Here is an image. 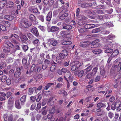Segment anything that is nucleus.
<instances>
[{"instance_id":"c756f323","label":"nucleus","mask_w":121,"mask_h":121,"mask_svg":"<svg viewBox=\"0 0 121 121\" xmlns=\"http://www.w3.org/2000/svg\"><path fill=\"white\" fill-rule=\"evenodd\" d=\"M13 61L12 58L8 57L6 59V61L8 63H10L12 62Z\"/></svg>"},{"instance_id":"f704fd0d","label":"nucleus","mask_w":121,"mask_h":121,"mask_svg":"<svg viewBox=\"0 0 121 121\" xmlns=\"http://www.w3.org/2000/svg\"><path fill=\"white\" fill-rule=\"evenodd\" d=\"M113 103L115 104L116 107V108L117 107L121 106V102L119 100H117L116 102H115Z\"/></svg>"},{"instance_id":"58836bf2","label":"nucleus","mask_w":121,"mask_h":121,"mask_svg":"<svg viewBox=\"0 0 121 121\" xmlns=\"http://www.w3.org/2000/svg\"><path fill=\"white\" fill-rule=\"evenodd\" d=\"M100 31V29L99 28H98L93 29L92 32V33H95L99 32Z\"/></svg>"},{"instance_id":"72a5a7b5","label":"nucleus","mask_w":121,"mask_h":121,"mask_svg":"<svg viewBox=\"0 0 121 121\" xmlns=\"http://www.w3.org/2000/svg\"><path fill=\"white\" fill-rule=\"evenodd\" d=\"M115 37V36L113 35H109L107 37V40L108 39L112 40Z\"/></svg>"},{"instance_id":"4be33fe9","label":"nucleus","mask_w":121,"mask_h":121,"mask_svg":"<svg viewBox=\"0 0 121 121\" xmlns=\"http://www.w3.org/2000/svg\"><path fill=\"white\" fill-rule=\"evenodd\" d=\"M50 43L52 45L54 46H56L57 44V40L53 39H51Z\"/></svg>"},{"instance_id":"603ef678","label":"nucleus","mask_w":121,"mask_h":121,"mask_svg":"<svg viewBox=\"0 0 121 121\" xmlns=\"http://www.w3.org/2000/svg\"><path fill=\"white\" fill-rule=\"evenodd\" d=\"M11 16L7 15H5L4 16V18L9 20H10L11 19Z\"/></svg>"},{"instance_id":"37998d69","label":"nucleus","mask_w":121,"mask_h":121,"mask_svg":"<svg viewBox=\"0 0 121 121\" xmlns=\"http://www.w3.org/2000/svg\"><path fill=\"white\" fill-rule=\"evenodd\" d=\"M33 93V88L31 87L28 90V94L30 95L32 94Z\"/></svg>"},{"instance_id":"39448f33","label":"nucleus","mask_w":121,"mask_h":121,"mask_svg":"<svg viewBox=\"0 0 121 121\" xmlns=\"http://www.w3.org/2000/svg\"><path fill=\"white\" fill-rule=\"evenodd\" d=\"M66 56H64V55L62 53H60L59 56H57L56 58V61L58 63L60 62L62 59H64Z\"/></svg>"},{"instance_id":"c03bdc74","label":"nucleus","mask_w":121,"mask_h":121,"mask_svg":"<svg viewBox=\"0 0 121 121\" xmlns=\"http://www.w3.org/2000/svg\"><path fill=\"white\" fill-rule=\"evenodd\" d=\"M33 43L36 46H37L39 44L38 39H37L34 40L33 42Z\"/></svg>"},{"instance_id":"5701e85b","label":"nucleus","mask_w":121,"mask_h":121,"mask_svg":"<svg viewBox=\"0 0 121 121\" xmlns=\"http://www.w3.org/2000/svg\"><path fill=\"white\" fill-rule=\"evenodd\" d=\"M119 52L117 49L114 50L111 55L112 57H114L117 56L119 53Z\"/></svg>"},{"instance_id":"2eb2a0df","label":"nucleus","mask_w":121,"mask_h":121,"mask_svg":"<svg viewBox=\"0 0 121 121\" xmlns=\"http://www.w3.org/2000/svg\"><path fill=\"white\" fill-rule=\"evenodd\" d=\"M97 106L99 108H104L106 107V104L105 103L100 102L97 104Z\"/></svg>"},{"instance_id":"bb28decb","label":"nucleus","mask_w":121,"mask_h":121,"mask_svg":"<svg viewBox=\"0 0 121 121\" xmlns=\"http://www.w3.org/2000/svg\"><path fill=\"white\" fill-rule=\"evenodd\" d=\"M41 69V67L37 66H36L34 71L35 73H37L40 71Z\"/></svg>"},{"instance_id":"a878e982","label":"nucleus","mask_w":121,"mask_h":121,"mask_svg":"<svg viewBox=\"0 0 121 121\" xmlns=\"http://www.w3.org/2000/svg\"><path fill=\"white\" fill-rule=\"evenodd\" d=\"M29 18L31 21H36V18L33 14H31L30 15Z\"/></svg>"},{"instance_id":"774afa93","label":"nucleus","mask_w":121,"mask_h":121,"mask_svg":"<svg viewBox=\"0 0 121 121\" xmlns=\"http://www.w3.org/2000/svg\"><path fill=\"white\" fill-rule=\"evenodd\" d=\"M121 69V62H120L118 65L117 69L119 71H120Z\"/></svg>"},{"instance_id":"0eeeda50","label":"nucleus","mask_w":121,"mask_h":121,"mask_svg":"<svg viewBox=\"0 0 121 121\" xmlns=\"http://www.w3.org/2000/svg\"><path fill=\"white\" fill-rule=\"evenodd\" d=\"M90 44L88 41H83L81 42L80 45L82 47H85L88 46Z\"/></svg>"},{"instance_id":"3c124183","label":"nucleus","mask_w":121,"mask_h":121,"mask_svg":"<svg viewBox=\"0 0 121 121\" xmlns=\"http://www.w3.org/2000/svg\"><path fill=\"white\" fill-rule=\"evenodd\" d=\"M22 46L23 49L24 51H26L28 50V47L27 45H23Z\"/></svg>"},{"instance_id":"69168bd1","label":"nucleus","mask_w":121,"mask_h":121,"mask_svg":"<svg viewBox=\"0 0 121 121\" xmlns=\"http://www.w3.org/2000/svg\"><path fill=\"white\" fill-rule=\"evenodd\" d=\"M99 88H100L101 89V90H105L106 91L107 90V88L104 86L103 85H102L100 86L99 87Z\"/></svg>"},{"instance_id":"052dcab7","label":"nucleus","mask_w":121,"mask_h":121,"mask_svg":"<svg viewBox=\"0 0 121 121\" xmlns=\"http://www.w3.org/2000/svg\"><path fill=\"white\" fill-rule=\"evenodd\" d=\"M62 54L64 55V56H67L68 55V53L67 51L65 50H62Z\"/></svg>"},{"instance_id":"1a4fd4ad","label":"nucleus","mask_w":121,"mask_h":121,"mask_svg":"<svg viewBox=\"0 0 121 121\" xmlns=\"http://www.w3.org/2000/svg\"><path fill=\"white\" fill-rule=\"evenodd\" d=\"M6 94L4 92H1L0 93V100L2 101L5 100L6 99Z\"/></svg>"},{"instance_id":"de8ad7c7","label":"nucleus","mask_w":121,"mask_h":121,"mask_svg":"<svg viewBox=\"0 0 121 121\" xmlns=\"http://www.w3.org/2000/svg\"><path fill=\"white\" fill-rule=\"evenodd\" d=\"M27 36L29 39L30 40L32 39L33 38V36L32 35L31 33H27Z\"/></svg>"},{"instance_id":"ea45409f","label":"nucleus","mask_w":121,"mask_h":121,"mask_svg":"<svg viewBox=\"0 0 121 121\" xmlns=\"http://www.w3.org/2000/svg\"><path fill=\"white\" fill-rule=\"evenodd\" d=\"M100 69L102 68V70H101L100 71V74L101 75L104 76V75L105 73V72L104 70V68L103 66H102L100 67Z\"/></svg>"},{"instance_id":"4468645a","label":"nucleus","mask_w":121,"mask_h":121,"mask_svg":"<svg viewBox=\"0 0 121 121\" xmlns=\"http://www.w3.org/2000/svg\"><path fill=\"white\" fill-rule=\"evenodd\" d=\"M15 106L17 109H20L21 108V106L20 104L19 100H17L15 101Z\"/></svg>"},{"instance_id":"9b49d317","label":"nucleus","mask_w":121,"mask_h":121,"mask_svg":"<svg viewBox=\"0 0 121 121\" xmlns=\"http://www.w3.org/2000/svg\"><path fill=\"white\" fill-rule=\"evenodd\" d=\"M95 26V25L94 24H86L85 25L84 27L86 29H90L93 28Z\"/></svg>"},{"instance_id":"bf43d9fd","label":"nucleus","mask_w":121,"mask_h":121,"mask_svg":"<svg viewBox=\"0 0 121 121\" xmlns=\"http://www.w3.org/2000/svg\"><path fill=\"white\" fill-rule=\"evenodd\" d=\"M11 41L14 43L17 44L18 43V42L16 40V39L13 37L11 39Z\"/></svg>"},{"instance_id":"423d86ee","label":"nucleus","mask_w":121,"mask_h":121,"mask_svg":"<svg viewBox=\"0 0 121 121\" xmlns=\"http://www.w3.org/2000/svg\"><path fill=\"white\" fill-rule=\"evenodd\" d=\"M71 112L69 111L65 114L64 119L65 121H69L71 117L72 116L71 114Z\"/></svg>"},{"instance_id":"6e6d98bb","label":"nucleus","mask_w":121,"mask_h":121,"mask_svg":"<svg viewBox=\"0 0 121 121\" xmlns=\"http://www.w3.org/2000/svg\"><path fill=\"white\" fill-rule=\"evenodd\" d=\"M13 31L14 33H17L19 31V30L17 27H15L14 28Z\"/></svg>"},{"instance_id":"ddd939ff","label":"nucleus","mask_w":121,"mask_h":121,"mask_svg":"<svg viewBox=\"0 0 121 121\" xmlns=\"http://www.w3.org/2000/svg\"><path fill=\"white\" fill-rule=\"evenodd\" d=\"M92 5V4L91 3H84L81 5V7L82 8H85L87 7L91 6Z\"/></svg>"},{"instance_id":"13d9d810","label":"nucleus","mask_w":121,"mask_h":121,"mask_svg":"<svg viewBox=\"0 0 121 121\" xmlns=\"http://www.w3.org/2000/svg\"><path fill=\"white\" fill-rule=\"evenodd\" d=\"M23 70V67L21 66L20 67H18L17 68V71H18L21 73L22 71Z\"/></svg>"},{"instance_id":"cd10ccee","label":"nucleus","mask_w":121,"mask_h":121,"mask_svg":"<svg viewBox=\"0 0 121 121\" xmlns=\"http://www.w3.org/2000/svg\"><path fill=\"white\" fill-rule=\"evenodd\" d=\"M54 84L51 83H48L47 85L44 87V89L45 90H47L52 85H54Z\"/></svg>"},{"instance_id":"393cba45","label":"nucleus","mask_w":121,"mask_h":121,"mask_svg":"<svg viewBox=\"0 0 121 121\" xmlns=\"http://www.w3.org/2000/svg\"><path fill=\"white\" fill-rule=\"evenodd\" d=\"M98 69V68L97 67H95L93 69L91 74V75L94 76L96 74Z\"/></svg>"},{"instance_id":"4c0bfd02","label":"nucleus","mask_w":121,"mask_h":121,"mask_svg":"<svg viewBox=\"0 0 121 121\" xmlns=\"http://www.w3.org/2000/svg\"><path fill=\"white\" fill-rule=\"evenodd\" d=\"M43 17V15H40L38 16V18L41 22H43L44 20Z\"/></svg>"},{"instance_id":"a211bd4d","label":"nucleus","mask_w":121,"mask_h":121,"mask_svg":"<svg viewBox=\"0 0 121 121\" xmlns=\"http://www.w3.org/2000/svg\"><path fill=\"white\" fill-rule=\"evenodd\" d=\"M73 64L75 65H77V66L79 67L81 65V63H80L79 61H75L74 62L71 63L70 64V65L71 66H72V65Z\"/></svg>"},{"instance_id":"864d4df0","label":"nucleus","mask_w":121,"mask_h":121,"mask_svg":"<svg viewBox=\"0 0 121 121\" xmlns=\"http://www.w3.org/2000/svg\"><path fill=\"white\" fill-rule=\"evenodd\" d=\"M69 76L68 77V78L69 79V81L71 82L72 81L73 76L70 73H69Z\"/></svg>"},{"instance_id":"f03ea898","label":"nucleus","mask_w":121,"mask_h":121,"mask_svg":"<svg viewBox=\"0 0 121 121\" xmlns=\"http://www.w3.org/2000/svg\"><path fill=\"white\" fill-rule=\"evenodd\" d=\"M68 10L66 9H64L59 14V18L61 20L65 19L68 15Z\"/></svg>"},{"instance_id":"6e6552de","label":"nucleus","mask_w":121,"mask_h":121,"mask_svg":"<svg viewBox=\"0 0 121 121\" xmlns=\"http://www.w3.org/2000/svg\"><path fill=\"white\" fill-rule=\"evenodd\" d=\"M31 32L36 36H38L39 35V33L36 28L34 27L32 28L31 30Z\"/></svg>"},{"instance_id":"2f4dec72","label":"nucleus","mask_w":121,"mask_h":121,"mask_svg":"<svg viewBox=\"0 0 121 121\" xmlns=\"http://www.w3.org/2000/svg\"><path fill=\"white\" fill-rule=\"evenodd\" d=\"M2 22L7 27H9L10 25V23L8 21H2Z\"/></svg>"},{"instance_id":"dca6fc26","label":"nucleus","mask_w":121,"mask_h":121,"mask_svg":"<svg viewBox=\"0 0 121 121\" xmlns=\"http://www.w3.org/2000/svg\"><path fill=\"white\" fill-rule=\"evenodd\" d=\"M52 17V13L51 12L48 13L46 16V18L47 21L49 22L50 21Z\"/></svg>"},{"instance_id":"c9c22d12","label":"nucleus","mask_w":121,"mask_h":121,"mask_svg":"<svg viewBox=\"0 0 121 121\" xmlns=\"http://www.w3.org/2000/svg\"><path fill=\"white\" fill-rule=\"evenodd\" d=\"M69 73H70L69 71V70H67V72L65 74V76H64V79L67 81H68V80L67 79V78L69 76Z\"/></svg>"},{"instance_id":"49530a36","label":"nucleus","mask_w":121,"mask_h":121,"mask_svg":"<svg viewBox=\"0 0 121 121\" xmlns=\"http://www.w3.org/2000/svg\"><path fill=\"white\" fill-rule=\"evenodd\" d=\"M21 73L20 72L17 71L15 73L14 76L16 78H18L19 77Z\"/></svg>"},{"instance_id":"e433bc0d","label":"nucleus","mask_w":121,"mask_h":121,"mask_svg":"<svg viewBox=\"0 0 121 121\" xmlns=\"http://www.w3.org/2000/svg\"><path fill=\"white\" fill-rule=\"evenodd\" d=\"M72 26L70 25H67L64 26L63 27V29L67 30L71 29L72 28Z\"/></svg>"},{"instance_id":"0e129e2a","label":"nucleus","mask_w":121,"mask_h":121,"mask_svg":"<svg viewBox=\"0 0 121 121\" xmlns=\"http://www.w3.org/2000/svg\"><path fill=\"white\" fill-rule=\"evenodd\" d=\"M108 117L111 118H112L113 117V114L111 112H109L108 113Z\"/></svg>"},{"instance_id":"c85d7f7f","label":"nucleus","mask_w":121,"mask_h":121,"mask_svg":"<svg viewBox=\"0 0 121 121\" xmlns=\"http://www.w3.org/2000/svg\"><path fill=\"white\" fill-rule=\"evenodd\" d=\"M104 25L106 26L109 27H113L114 26L113 24L111 22H107L105 23Z\"/></svg>"},{"instance_id":"a19ab883","label":"nucleus","mask_w":121,"mask_h":121,"mask_svg":"<svg viewBox=\"0 0 121 121\" xmlns=\"http://www.w3.org/2000/svg\"><path fill=\"white\" fill-rule=\"evenodd\" d=\"M13 102H8V107L9 109H11L13 108Z\"/></svg>"},{"instance_id":"7ed1b4c3","label":"nucleus","mask_w":121,"mask_h":121,"mask_svg":"<svg viewBox=\"0 0 121 121\" xmlns=\"http://www.w3.org/2000/svg\"><path fill=\"white\" fill-rule=\"evenodd\" d=\"M0 4H3L5 6L6 4V7L7 8H10L13 7V6L14 3L11 1H9L7 2L6 0H3L0 2Z\"/></svg>"},{"instance_id":"09e8293b","label":"nucleus","mask_w":121,"mask_h":121,"mask_svg":"<svg viewBox=\"0 0 121 121\" xmlns=\"http://www.w3.org/2000/svg\"><path fill=\"white\" fill-rule=\"evenodd\" d=\"M72 67L71 68V69L72 71H75L76 69H77L79 67L77 66V65H75L73 64L72 65Z\"/></svg>"},{"instance_id":"b1692460","label":"nucleus","mask_w":121,"mask_h":121,"mask_svg":"<svg viewBox=\"0 0 121 121\" xmlns=\"http://www.w3.org/2000/svg\"><path fill=\"white\" fill-rule=\"evenodd\" d=\"M27 62V60L25 58H23L22 60V63L25 69H26L28 68V67L26 65Z\"/></svg>"},{"instance_id":"f3484780","label":"nucleus","mask_w":121,"mask_h":121,"mask_svg":"<svg viewBox=\"0 0 121 121\" xmlns=\"http://www.w3.org/2000/svg\"><path fill=\"white\" fill-rule=\"evenodd\" d=\"M6 66L5 62L4 61L1 60L0 62V69L5 68Z\"/></svg>"},{"instance_id":"6ab92c4d","label":"nucleus","mask_w":121,"mask_h":121,"mask_svg":"<svg viewBox=\"0 0 121 121\" xmlns=\"http://www.w3.org/2000/svg\"><path fill=\"white\" fill-rule=\"evenodd\" d=\"M93 66L92 65H91L88 66L87 68L84 70V73L86 74L87 72L91 70Z\"/></svg>"},{"instance_id":"e2e57ef3","label":"nucleus","mask_w":121,"mask_h":121,"mask_svg":"<svg viewBox=\"0 0 121 121\" xmlns=\"http://www.w3.org/2000/svg\"><path fill=\"white\" fill-rule=\"evenodd\" d=\"M56 66L55 65H52L51 67L50 68V70L52 71H54L56 68Z\"/></svg>"},{"instance_id":"412c9836","label":"nucleus","mask_w":121,"mask_h":121,"mask_svg":"<svg viewBox=\"0 0 121 121\" xmlns=\"http://www.w3.org/2000/svg\"><path fill=\"white\" fill-rule=\"evenodd\" d=\"M59 29V28L57 27L53 26L51 27L50 30L51 32H54L55 31L58 30Z\"/></svg>"},{"instance_id":"f257e3e1","label":"nucleus","mask_w":121,"mask_h":121,"mask_svg":"<svg viewBox=\"0 0 121 121\" xmlns=\"http://www.w3.org/2000/svg\"><path fill=\"white\" fill-rule=\"evenodd\" d=\"M113 43L112 41H108L104 45V48H106L105 51V52L106 53H111L113 51L112 49L113 46Z\"/></svg>"},{"instance_id":"338daca9","label":"nucleus","mask_w":121,"mask_h":121,"mask_svg":"<svg viewBox=\"0 0 121 121\" xmlns=\"http://www.w3.org/2000/svg\"><path fill=\"white\" fill-rule=\"evenodd\" d=\"M6 81L7 84L8 85H10L11 83V81L10 79L9 78L7 79Z\"/></svg>"},{"instance_id":"4d7b16f0","label":"nucleus","mask_w":121,"mask_h":121,"mask_svg":"<svg viewBox=\"0 0 121 121\" xmlns=\"http://www.w3.org/2000/svg\"><path fill=\"white\" fill-rule=\"evenodd\" d=\"M36 105V104H35L34 103L33 104L30 108V109L32 110H33L35 108Z\"/></svg>"},{"instance_id":"8fccbe9b","label":"nucleus","mask_w":121,"mask_h":121,"mask_svg":"<svg viewBox=\"0 0 121 121\" xmlns=\"http://www.w3.org/2000/svg\"><path fill=\"white\" fill-rule=\"evenodd\" d=\"M21 39H23L25 41L27 40L28 39V38L26 35H22L21 36Z\"/></svg>"},{"instance_id":"7c9ffc66","label":"nucleus","mask_w":121,"mask_h":121,"mask_svg":"<svg viewBox=\"0 0 121 121\" xmlns=\"http://www.w3.org/2000/svg\"><path fill=\"white\" fill-rule=\"evenodd\" d=\"M102 52L101 49L95 50L92 51V52L94 54H99L100 53Z\"/></svg>"},{"instance_id":"680f3d73","label":"nucleus","mask_w":121,"mask_h":121,"mask_svg":"<svg viewBox=\"0 0 121 121\" xmlns=\"http://www.w3.org/2000/svg\"><path fill=\"white\" fill-rule=\"evenodd\" d=\"M0 30H1L2 31H6V29L5 27L3 25H1L0 26Z\"/></svg>"},{"instance_id":"f8f14e48","label":"nucleus","mask_w":121,"mask_h":121,"mask_svg":"<svg viewBox=\"0 0 121 121\" xmlns=\"http://www.w3.org/2000/svg\"><path fill=\"white\" fill-rule=\"evenodd\" d=\"M30 11L33 13H40V12L38 11V10L37 8H34L33 7H30L29 9Z\"/></svg>"},{"instance_id":"473e14b6","label":"nucleus","mask_w":121,"mask_h":121,"mask_svg":"<svg viewBox=\"0 0 121 121\" xmlns=\"http://www.w3.org/2000/svg\"><path fill=\"white\" fill-rule=\"evenodd\" d=\"M10 51V48L8 46H6L4 47V49L3 50V51L5 53H7L9 52Z\"/></svg>"},{"instance_id":"aec40b11","label":"nucleus","mask_w":121,"mask_h":121,"mask_svg":"<svg viewBox=\"0 0 121 121\" xmlns=\"http://www.w3.org/2000/svg\"><path fill=\"white\" fill-rule=\"evenodd\" d=\"M97 112V115L99 116H101L102 114L103 111L100 108H99L96 109Z\"/></svg>"},{"instance_id":"a18cd8bd","label":"nucleus","mask_w":121,"mask_h":121,"mask_svg":"<svg viewBox=\"0 0 121 121\" xmlns=\"http://www.w3.org/2000/svg\"><path fill=\"white\" fill-rule=\"evenodd\" d=\"M84 73V70H82L78 73V76L79 77H81L83 75V73Z\"/></svg>"},{"instance_id":"5fc2aeb1","label":"nucleus","mask_w":121,"mask_h":121,"mask_svg":"<svg viewBox=\"0 0 121 121\" xmlns=\"http://www.w3.org/2000/svg\"><path fill=\"white\" fill-rule=\"evenodd\" d=\"M95 11L97 13L99 14H102L103 13V11L101 9H96Z\"/></svg>"},{"instance_id":"9d476101","label":"nucleus","mask_w":121,"mask_h":121,"mask_svg":"<svg viewBox=\"0 0 121 121\" xmlns=\"http://www.w3.org/2000/svg\"><path fill=\"white\" fill-rule=\"evenodd\" d=\"M61 43L62 45H70L72 43L71 42L69 41H66L65 39L61 41Z\"/></svg>"},{"instance_id":"79ce46f5","label":"nucleus","mask_w":121,"mask_h":121,"mask_svg":"<svg viewBox=\"0 0 121 121\" xmlns=\"http://www.w3.org/2000/svg\"><path fill=\"white\" fill-rule=\"evenodd\" d=\"M26 95H23L21 98V102H24L26 101Z\"/></svg>"},{"instance_id":"20e7f679","label":"nucleus","mask_w":121,"mask_h":121,"mask_svg":"<svg viewBox=\"0 0 121 121\" xmlns=\"http://www.w3.org/2000/svg\"><path fill=\"white\" fill-rule=\"evenodd\" d=\"M21 25L23 27L27 28L30 26L31 25V24L29 21H24L21 22Z\"/></svg>"}]
</instances>
